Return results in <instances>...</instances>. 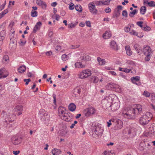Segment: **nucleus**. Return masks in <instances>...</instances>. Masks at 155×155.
Segmentation results:
<instances>
[{
	"mask_svg": "<svg viewBox=\"0 0 155 155\" xmlns=\"http://www.w3.org/2000/svg\"><path fill=\"white\" fill-rule=\"evenodd\" d=\"M151 97L152 100H155V94H151Z\"/></svg>",
	"mask_w": 155,
	"mask_h": 155,
	"instance_id": "774afa93",
	"label": "nucleus"
},
{
	"mask_svg": "<svg viewBox=\"0 0 155 155\" xmlns=\"http://www.w3.org/2000/svg\"><path fill=\"white\" fill-rule=\"evenodd\" d=\"M140 47V46H139V45L137 44H135V45H134V47L135 50H136L138 48H139Z\"/></svg>",
	"mask_w": 155,
	"mask_h": 155,
	"instance_id": "338daca9",
	"label": "nucleus"
},
{
	"mask_svg": "<svg viewBox=\"0 0 155 155\" xmlns=\"http://www.w3.org/2000/svg\"><path fill=\"white\" fill-rule=\"evenodd\" d=\"M36 3L37 4L41 6L43 9H45L47 7V5L45 2L41 0H36Z\"/></svg>",
	"mask_w": 155,
	"mask_h": 155,
	"instance_id": "ddd939ff",
	"label": "nucleus"
},
{
	"mask_svg": "<svg viewBox=\"0 0 155 155\" xmlns=\"http://www.w3.org/2000/svg\"><path fill=\"white\" fill-rule=\"evenodd\" d=\"M110 46L111 48L115 50H117L118 49L117 45L114 41H111L110 43Z\"/></svg>",
	"mask_w": 155,
	"mask_h": 155,
	"instance_id": "6ab92c4d",
	"label": "nucleus"
},
{
	"mask_svg": "<svg viewBox=\"0 0 155 155\" xmlns=\"http://www.w3.org/2000/svg\"><path fill=\"white\" fill-rule=\"evenodd\" d=\"M86 25L88 27H90L91 26V22L89 21H87L86 22Z\"/></svg>",
	"mask_w": 155,
	"mask_h": 155,
	"instance_id": "e2e57ef3",
	"label": "nucleus"
},
{
	"mask_svg": "<svg viewBox=\"0 0 155 155\" xmlns=\"http://www.w3.org/2000/svg\"><path fill=\"white\" fill-rule=\"evenodd\" d=\"M124 30L126 32H128L130 30V28L128 27H126L124 28Z\"/></svg>",
	"mask_w": 155,
	"mask_h": 155,
	"instance_id": "0e129e2a",
	"label": "nucleus"
},
{
	"mask_svg": "<svg viewBox=\"0 0 155 155\" xmlns=\"http://www.w3.org/2000/svg\"><path fill=\"white\" fill-rule=\"evenodd\" d=\"M61 58L63 61H65L68 59V58L66 54H64L62 55Z\"/></svg>",
	"mask_w": 155,
	"mask_h": 155,
	"instance_id": "a19ab883",
	"label": "nucleus"
},
{
	"mask_svg": "<svg viewBox=\"0 0 155 155\" xmlns=\"http://www.w3.org/2000/svg\"><path fill=\"white\" fill-rule=\"evenodd\" d=\"M118 85L113 83H110L106 86V88L108 90H110L112 88H116L118 87Z\"/></svg>",
	"mask_w": 155,
	"mask_h": 155,
	"instance_id": "a211bd4d",
	"label": "nucleus"
},
{
	"mask_svg": "<svg viewBox=\"0 0 155 155\" xmlns=\"http://www.w3.org/2000/svg\"><path fill=\"white\" fill-rule=\"evenodd\" d=\"M15 109V110L18 113V115H19L22 113L23 107L22 106L18 105L16 107Z\"/></svg>",
	"mask_w": 155,
	"mask_h": 155,
	"instance_id": "aec40b11",
	"label": "nucleus"
},
{
	"mask_svg": "<svg viewBox=\"0 0 155 155\" xmlns=\"http://www.w3.org/2000/svg\"><path fill=\"white\" fill-rule=\"evenodd\" d=\"M42 25V23L40 21L38 22L34 27L33 32H35L37 30H39Z\"/></svg>",
	"mask_w": 155,
	"mask_h": 155,
	"instance_id": "4be33fe9",
	"label": "nucleus"
},
{
	"mask_svg": "<svg viewBox=\"0 0 155 155\" xmlns=\"http://www.w3.org/2000/svg\"><path fill=\"white\" fill-rule=\"evenodd\" d=\"M142 29L145 31H150L151 29V28L150 27H148L145 25H143V27L142 28Z\"/></svg>",
	"mask_w": 155,
	"mask_h": 155,
	"instance_id": "58836bf2",
	"label": "nucleus"
},
{
	"mask_svg": "<svg viewBox=\"0 0 155 155\" xmlns=\"http://www.w3.org/2000/svg\"><path fill=\"white\" fill-rule=\"evenodd\" d=\"M109 73L114 76H116L117 75L116 72L114 71H109Z\"/></svg>",
	"mask_w": 155,
	"mask_h": 155,
	"instance_id": "bf43d9fd",
	"label": "nucleus"
},
{
	"mask_svg": "<svg viewBox=\"0 0 155 155\" xmlns=\"http://www.w3.org/2000/svg\"><path fill=\"white\" fill-rule=\"evenodd\" d=\"M26 43V41H22L21 40L20 42V44L21 45H24Z\"/></svg>",
	"mask_w": 155,
	"mask_h": 155,
	"instance_id": "69168bd1",
	"label": "nucleus"
},
{
	"mask_svg": "<svg viewBox=\"0 0 155 155\" xmlns=\"http://www.w3.org/2000/svg\"><path fill=\"white\" fill-rule=\"evenodd\" d=\"M83 88L82 87H77L74 89V94L75 95H76V93H77L79 94L81 93V91L83 90Z\"/></svg>",
	"mask_w": 155,
	"mask_h": 155,
	"instance_id": "c85d7f7f",
	"label": "nucleus"
},
{
	"mask_svg": "<svg viewBox=\"0 0 155 155\" xmlns=\"http://www.w3.org/2000/svg\"><path fill=\"white\" fill-rule=\"evenodd\" d=\"M137 10L136 9H134L133 11L130 12L129 15L130 17H133L137 13Z\"/></svg>",
	"mask_w": 155,
	"mask_h": 155,
	"instance_id": "ea45409f",
	"label": "nucleus"
},
{
	"mask_svg": "<svg viewBox=\"0 0 155 155\" xmlns=\"http://www.w3.org/2000/svg\"><path fill=\"white\" fill-rule=\"evenodd\" d=\"M75 25L73 24H68V27L70 28H72L75 27Z\"/></svg>",
	"mask_w": 155,
	"mask_h": 155,
	"instance_id": "4d7b16f0",
	"label": "nucleus"
},
{
	"mask_svg": "<svg viewBox=\"0 0 155 155\" xmlns=\"http://www.w3.org/2000/svg\"><path fill=\"white\" fill-rule=\"evenodd\" d=\"M143 95H144L146 97H149L150 96V93L149 92L145 91H144V92L143 93Z\"/></svg>",
	"mask_w": 155,
	"mask_h": 155,
	"instance_id": "37998d69",
	"label": "nucleus"
},
{
	"mask_svg": "<svg viewBox=\"0 0 155 155\" xmlns=\"http://www.w3.org/2000/svg\"><path fill=\"white\" fill-rule=\"evenodd\" d=\"M122 6L121 5H118L117 6V12L118 13L119 15L120 14L119 11L121 10L122 9Z\"/></svg>",
	"mask_w": 155,
	"mask_h": 155,
	"instance_id": "49530a36",
	"label": "nucleus"
},
{
	"mask_svg": "<svg viewBox=\"0 0 155 155\" xmlns=\"http://www.w3.org/2000/svg\"><path fill=\"white\" fill-rule=\"evenodd\" d=\"M38 15V13L37 12L34 11L33 10H32L31 12V16L32 17H35L37 16Z\"/></svg>",
	"mask_w": 155,
	"mask_h": 155,
	"instance_id": "4c0bfd02",
	"label": "nucleus"
},
{
	"mask_svg": "<svg viewBox=\"0 0 155 155\" xmlns=\"http://www.w3.org/2000/svg\"><path fill=\"white\" fill-rule=\"evenodd\" d=\"M111 36V34L110 31H107L103 35V38L105 39H108Z\"/></svg>",
	"mask_w": 155,
	"mask_h": 155,
	"instance_id": "5701e85b",
	"label": "nucleus"
},
{
	"mask_svg": "<svg viewBox=\"0 0 155 155\" xmlns=\"http://www.w3.org/2000/svg\"><path fill=\"white\" fill-rule=\"evenodd\" d=\"M12 143L15 145L19 144L21 142L20 139L15 137H13L12 138Z\"/></svg>",
	"mask_w": 155,
	"mask_h": 155,
	"instance_id": "4468645a",
	"label": "nucleus"
},
{
	"mask_svg": "<svg viewBox=\"0 0 155 155\" xmlns=\"http://www.w3.org/2000/svg\"><path fill=\"white\" fill-rule=\"evenodd\" d=\"M139 148L141 150H143L145 149V145L144 142H141L140 143Z\"/></svg>",
	"mask_w": 155,
	"mask_h": 155,
	"instance_id": "7c9ffc66",
	"label": "nucleus"
},
{
	"mask_svg": "<svg viewBox=\"0 0 155 155\" xmlns=\"http://www.w3.org/2000/svg\"><path fill=\"white\" fill-rule=\"evenodd\" d=\"M125 50L127 54L128 55L130 56L132 54V52L130 49V47L129 46H126L125 47Z\"/></svg>",
	"mask_w": 155,
	"mask_h": 155,
	"instance_id": "393cba45",
	"label": "nucleus"
},
{
	"mask_svg": "<svg viewBox=\"0 0 155 155\" xmlns=\"http://www.w3.org/2000/svg\"><path fill=\"white\" fill-rule=\"evenodd\" d=\"M61 119L67 122L71 121L73 120V116L70 113L67 112Z\"/></svg>",
	"mask_w": 155,
	"mask_h": 155,
	"instance_id": "6e6552de",
	"label": "nucleus"
},
{
	"mask_svg": "<svg viewBox=\"0 0 155 155\" xmlns=\"http://www.w3.org/2000/svg\"><path fill=\"white\" fill-rule=\"evenodd\" d=\"M147 11V8L145 6H142L140 9V13L142 15H144Z\"/></svg>",
	"mask_w": 155,
	"mask_h": 155,
	"instance_id": "c756f323",
	"label": "nucleus"
},
{
	"mask_svg": "<svg viewBox=\"0 0 155 155\" xmlns=\"http://www.w3.org/2000/svg\"><path fill=\"white\" fill-rule=\"evenodd\" d=\"M143 4L144 5L146 4H147L148 6L150 7H155V2L154 1H152L150 2H148L147 0H143Z\"/></svg>",
	"mask_w": 155,
	"mask_h": 155,
	"instance_id": "f3484780",
	"label": "nucleus"
},
{
	"mask_svg": "<svg viewBox=\"0 0 155 155\" xmlns=\"http://www.w3.org/2000/svg\"><path fill=\"white\" fill-rule=\"evenodd\" d=\"M8 12V10L7 9H5L3 11L2 13V14L1 15V17H2L5 14H6Z\"/></svg>",
	"mask_w": 155,
	"mask_h": 155,
	"instance_id": "603ef678",
	"label": "nucleus"
},
{
	"mask_svg": "<svg viewBox=\"0 0 155 155\" xmlns=\"http://www.w3.org/2000/svg\"><path fill=\"white\" fill-rule=\"evenodd\" d=\"M91 136L95 138H99L102 135L104 129L102 127L96 124H93L91 126Z\"/></svg>",
	"mask_w": 155,
	"mask_h": 155,
	"instance_id": "f03ea898",
	"label": "nucleus"
},
{
	"mask_svg": "<svg viewBox=\"0 0 155 155\" xmlns=\"http://www.w3.org/2000/svg\"><path fill=\"white\" fill-rule=\"evenodd\" d=\"M97 60L98 62V64L100 65H103L105 64L106 61L104 59H102L98 57L97 58Z\"/></svg>",
	"mask_w": 155,
	"mask_h": 155,
	"instance_id": "b1692460",
	"label": "nucleus"
},
{
	"mask_svg": "<svg viewBox=\"0 0 155 155\" xmlns=\"http://www.w3.org/2000/svg\"><path fill=\"white\" fill-rule=\"evenodd\" d=\"M143 52L146 56L145 60L146 61H149L153 52L151 48L148 46H144L143 49Z\"/></svg>",
	"mask_w": 155,
	"mask_h": 155,
	"instance_id": "39448f33",
	"label": "nucleus"
},
{
	"mask_svg": "<svg viewBox=\"0 0 155 155\" xmlns=\"http://www.w3.org/2000/svg\"><path fill=\"white\" fill-rule=\"evenodd\" d=\"M122 15L125 17L127 16V12L126 10H124L122 13Z\"/></svg>",
	"mask_w": 155,
	"mask_h": 155,
	"instance_id": "5fc2aeb1",
	"label": "nucleus"
},
{
	"mask_svg": "<svg viewBox=\"0 0 155 155\" xmlns=\"http://www.w3.org/2000/svg\"><path fill=\"white\" fill-rule=\"evenodd\" d=\"M75 9L79 12H81L82 11V7L80 5H76L75 6Z\"/></svg>",
	"mask_w": 155,
	"mask_h": 155,
	"instance_id": "c9c22d12",
	"label": "nucleus"
},
{
	"mask_svg": "<svg viewBox=\"0 0 155 155\" xmlns=\"http://www.w3.org/2000/svg\"><path fill=\"white\" fill-rule=\"evenodd\" d=\"M9 60V57L7 55H5L3 58V61H7Z\"/></svg>",
	"mask_w": 155,
	"mask_h": 155,
	"instance_id": "a18cd8bd",
	"label": "nucleus"
},
{
	"mask_svg": "<svg viewBox=\"0 0 155 155\" xmlns=\"http://www.w3.org/2000/svg\"><path fill=\"white\" fill-rule=\"evenodd\" d=\"M153 117L152 114L149 112H147L142 117H140L139 122L140 124L145 125L148 124Z\"/></svg>",
	"mask_w": 155,
	"mask_h": 155,
	"instance_id": "20e7f679",
	"label": "nucleus"
},
{
	"mask_svg": "<svg viewBox=\"0 0 155 155\" xmlns=\"http://www.w3.org/2000/svg\"><path fill=\"white\" fill-rule=\"evenodd\" d=\"M76 108V105L73 103H71L68 106V109L71 111H74Z\"/></svg>",
	"mask_w": 155,
	"mask_h": 155,
	"instance_id": "a878e982",
	"label": "nucleus"
},
{
	"mask_svg": "<svg viewBox=\"0 0 155 155\" xmlns=\"http://www.w3.org/2000/svg\"><path fill=\"white\" fill-rule=\"evenodd\" d=\"M143 23V22H142V21H138L137 23V25L138 26L141 27V28L144 25H142Z\"/></svg>",
	"mask_w": 155,
	"mask_h": 155,
	"instance_id": "8fccbe9b",
	"label": "nucleus"
},
{
	"mask_svg": "<svg viewBox=\"0 0 155 155\" xmlns=\"http://www.w3.org/2000/svg\"><path fill=\"white\" fill-rule=\"evenodd\" d=\"M116 124L115 126L116 129H121L123 127V122L120 120H116Z\"/></svg>",
	"mask_w": 155,
	"mask_h": 155,
	"instance_id": "2eb2a0df",
	"label": "nucleus"
},
{
	"mask_svg": "<svg viewBox=\"0 0 155 155\" xmlns=\"http://www.w3.org/2000/svg\"><path fill=\"white\" fill-rule=\"evenodd\" d=\"M74 5L73 4L71 3L69 5V8L70 10H73L74 9Z\"/></svg>",
	"mask_w": 155,
	"mask_h": 155,
	"instance_id": "09e8293b",
	"label": "nucleus"
},
{
	"mask_svg": "<svg viewBox=\"0 0 155 155\" xmlns=\"http://www.w3.org/2000/svg\"><path fill=\"white\" fill-rule=\"evenodd\" d=\"M103 155H112V154L109 151H105L103 153Z\"/></svg>",
	"mask_w": 155,
	"mask_h": 155,
	"instance_id": "de8ad7c7",
	"label": "nucleus"
},
{
	"mask_svg": "<svg viewBox=\"0 0 155 155\" xmlns=\"http://www.w3.org/2000/svg\"><path fill=\"white\" fill-rule=\"evenodd\" d=\"M153 125L151 124L150 127L148 129V133L149 134H151L152 133H153L154 132V128L153 127Z\"/></svg>",
	"mask_w": 155,
	"mask_h": 155,
	"instance_id": "72a5a7b5",
	"label": "nucleus"
},
{
	"mask_svg": "<svg viewBox=\"0 0 155 155\" xmlns=\"http://www.w3.org/2000/svg\"><path fill=\"white\" fill-rule=\"evenodd\" d=\"M91 74L90 70L89 69H87L79 72L78 74V76L79 78L84 79L91 76Z\"/></svg>",
	"mask_w": 155,
	"mask_h": 155,
	"instance_id": "423d86ee",
	"label": "nucleus"
},
{
	"mask_svg": "<svg viewBox=\"0 0 155 155\" xmlns=\"http://www.w3.org/2000/svg\"><path fill=\"white\" fill-rule=\"evenodd\" d=\"M81 60L85 61H87L90 60V57L88 55H84L81 57Z\"/></svg>",
	"mask_w": 155,
	"mask_h": 155,
	"instance_id": "2f4dec72",
	"label": "nucleus"
},
{
	"mask_svg": "<svg viewBox=\"0 0 155 155\" xmlns=\"http://www.w3.org/2000/svg\"><path fill=\"white\" fill-rule=\"evenodd\" d=\"M105 11L106 13H109L111 12V9L110 8H107Z\"/></svg>",
	"mask_w": 155,
	"mask_h": 155,
	"instance_id": "13d9d810",
	"label": "nucleus"
},
{
	"mask_svg": "<svg viewBox=\"0 0 155 155\" xmlns=\"http://www.w3.org/2000/svg\"><path fill=\"white\" fill-rule=\"evenodd\" d=\"M20 152V151L19 150L18 151H13V153L15 155H18Z\"/></svg>",
	"mask_w": 155,
	"mask_h": 155,
	"instance_id": "680f3d73",
	"label": "nucleus"
},
{
	"mask_svg": "<svg viewBox=\"0 0 155 155\" xmlns=\"http://www.w3.org/2000/svg\"><path fill=\"white\" fill-rule=\"evenodd\" d=\"M41 119L45 121H48L49 120V116L47 113H44L40 114Z\"/></svg>",
	"mask_w": 155,
	"mask_h": 155,
	"instance_id": "dca6fc26",
	"label": "nucleus"
},
{
	"mask_svg": "<svg viewBox=\"0 0 155 155\" xmlns=\"http://www.w3.org/2000/svg\"><path fill=\"white\" fill-rule=\"evenodd\" d=\"M58 115L61 118L63 117L67 112L65 108L64 107H60L58 110Z\"/></svg>",
	"mask_w": 155,
	"mask_h": 155,
	"instance_id": "9b49d317",
	"label": "nucleus"
},
{
	"mask_svg": "<svg viewBox=\"0 0 155 155\" xmlns=\"http://www.w3.org/2000/svg\"><path fill=\"white\" fill-rule=\"evenodd\" d=\"M131 79L133 83H135L136 84H137L135 82L136 81H138L139 80L140 77L138 76L133 77L131 78Z\"/></svg>",
	"mask_w": 155,
	"mask_h": 155,
	"instance_id": "473e14b6",
	"label": "nucleus"
},
{
	"mask_svg": "<svg viewBox=\"0 0 155 155\" xmlns=\"http://www.w3.org/2000/svg\"><path fill=\"white\" fill-rule=\"evenodd\" d=\"M96 111L95 109L91 107L85 109L84 110V113L86 117H88L94 114Z\"/></svg>",
	"mask_w": 155,
	"mask_h": 155,
	"instance_id": "0eeeda50",
	"label": "nucleus"
},
{
	"mask_svg": "<svg viewBox=\"0 0 155 155\" xmlns=\"http://www.w3.org/2000/svg\"><path fill=\"white\" fill-rule=\"evenodd\" d=\"M61 49V47L60 45H58L55 47V49L57 51H60Z\"/></svg>",
	"mask_w": 155,
	"mask_h": 155,
	"instance_id": "052dcab7",
	"label": "nucleus"
},
{
	"mask_svg": "<svg viewBox=\"0 0 155 155\" xmlns=\"http://www.w3.org/2000/svg\"><path fill=\"white\" fill-rule=\"evenodd\" d=\"M1 116L2 117H5L4 122L7 125L12 123L15 119V115L11 114H6L4 111L2 112Z\"/></svg>",
	"mask_w": 155,
	"mask_h": 155,
	"instance_id": "7ed1b4c3",
	"label": "nucleus"
},
{
	"mask_svg": "<svg viewBox=\"0 0 155 155\" xmlns=\"http://www.w3.org/2000/svg\"><path fill=\"white\" fill-rule=\"evenodd\" d=\"M136 50L137 51V52L138 54H140L141 53L142 51L141 50V47H140L139 48H138L137 49H136Z\"/></svg>",
	"mask_w": 155,
	"mask_h": 155,
	"instance_id": "3c124183",
	"label": "nucleus"
},
{
	"mask_svg": "<svg viewBox=\"0 0 155 155\" xmlns=\"http://www.w3.org/2000/svg\"><path fill=\"white\" fill-rule=\"evenodd\" d=\"M51 152L53 155H58L61 153V151L60 149L55 148L53 149Z\"/></svg>",
	"mask_w": 155,
	"mask_h": 155,
	"instance_id": "412c9836",
	"label": "nucleus"
},
{
	"mask_svg": "<svg viewBox=\"0 0 155 155\" xmlns=\"http://www.w3.org/2000/svg\"><path fill=\"white\" fill-rule=\"evenodd\" d=\"M90 12L92 14H96L97 13V10L96 8L95 5L93 2H91L88 5Z\"/></svg>",
	"mask_w": 155,
	"mask_h": 155,
	"instance_id": "1a4fd4ad",
	"label": "nucleus"
},
{
	"mask_svg": "<svg viewBox=\"0 0 155 155\" xmlns=\"http://www.w3.org/2000/svg\"><path fill=\"white\" fill-rule=\"evenodd\" d=\"M26 68L25 66L22 65L18 69V72L20 73H23L26 70Z\"/></svg>",
	"mask_w": 155,
	"mask_h": 155,
	"instance_id": "cd10ccee",
	"label": "nucleus"
},
{
	"mask_svg": "<svg viewBox=\"0 0 155 155\" xmlns=\"http://www.w3.org/2000/svg\"><path fill=\"white\" fill-rule=\"evenodd\" d=\"M4 32V31H2L0 35V45H1L2 43L3 40L4 39V37L1 35L2 33H3Z\"/></svg>",
	"mask_w": 155,
	"mask_h": 155,
	"instance_id": "79ce46f5",
	"label": "nucleus"
},
{
	"mask_svg": "<svg viewBox=\"0 0 155 155\" xmlns=\"http://www.w3.org/2000/svg\"><path fill=\"white\" fill-rule=\"evenodd\" d=\"M91 79L93 80V82L94 83H97L99 80L98 78L96 76H92L91 77Z\"/></svg>",
	"mask_w": 155,
	"mask_h": 155,
	"instance_id": "e433bc0d",
	"label": "nucleus"
},
{
	"mask_svg": "<svg viewBox=\"0 0 155 155\" xmlns=\"http://www.w3.org/2000/svg\"><path fill=\"white\" fill-rule=\"evenodd\" d=\"M9 75L8 72L5 68L0 69V78H5Z\"/></svg>",
	"mask_w": 155,
	"mask_h": 155,
	"instance_id": "9d476101",
	"label": "nucleus"
},
{
	"mask_svg": "<svg viewBox=\"0 0 155 155\" xmlns=\"http://www.w3.org/2000/svg\"><path fill=\"white\" fill-rule=\"evenodd\" d=\"M120 103L119 102L112 103L110 106L112 111H115L117 110L119 107Z\"/></svg>",
	"mask_w": 155,
	"mask_h": 155,
	"instance_id": "f8f14e48",
	"label": "nucleus"
},
{
	"mask_svg": "<svg viewBox=\"0 0 155 155\" xmlns=\"http://www.w3.org/2000/svg\"><path fill=\"white\" fill-rule=\"evenodd\" d=\"M31 81L30 79H24V81L25 82L26 85H28V84L29 82H30Z\"/></svg>",
	"mask_w": 155,
	"mask_h": 155,
	"instance_id": "864d4df0",
	"label": "nucleus"
},
{
	"mask_svg": "<svg viewBox=\"0 0 155 155\" xmlns=\"http://www.w3.org/2000/svg\"><path fill=\"white\" fill-rule=\"evenodd\" d=\"M75 68H84L85 67V65H83L80 62H77L75 64Z\"/></svg>",
	"mask_w": 155,
	"mask_h": 155,
	"instance_id": "bb28decb",
	"label": "nucleus"
},
{
	"mask_svg": "<svg viewBox=\"0 0 155 155\" xmlns=\"http://www.w3.org/2000/svg\"><path fill=\"white\" fill-rule=\"evenodd\" d=\"M142 110V107L140 104H137L134 108H132L126 112H124L122 115L128 119H134L136 115L140 114Z\"/></svg>",
	"mask_w": 155,
	"mask_h": 155,
	"instance_id": "f257e3e1",
	"label": "nucleus"
},
{
	"mask_svg": "<svg viewBox=\"0 0 155 155\" xmlns=\"http://www.w3.org/2000/svg\"><path fill=\"white\" fill-rule=\"evenodd\" d=\"M130 34L132 35H134L138 36V34L137 32H136L133 30H132V31H130Z\"/></svg>",
	"mask_w": 155,
	"mask_h": 155,
	"instance_id": "c03bdc74",
	"label": "nucleus"
},
{
	"mask_svg": "<svg viewBox=\"0 0 155 155\" xmlns=\"http://www.w3.org/2000/svg\"><path fill=\"white\" fill-rule=\"evenodd\" d=\"M53 97L54 98V103L55 104L56 103V95L55 94H53Z\"/></svg>",
	"mask_w": 155,
	"mask_h": 155,
	"instance_id": "6e6d98bb",
	"label": "nucleus"
},
{
	"mask_svg": "<svg viewBox=\"0 0 155 155\" xmlns=\"http://www.w3.org/2000/svg\"><path fill=\"white\" fill-rule=\"evenodd\" d=\"M103 2L101 1H95L92 2L94 5H103Z\"/></svg>",
	"mask_w": 155,
	"mask_h": 155,
	"instance_id": "f704fd0d",
	"label": "nucleus"
}]
</instances>
